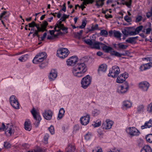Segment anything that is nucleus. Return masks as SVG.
Returning a JSON list of instances; mask_svg holds the SVG:
<instances>
[{"label": "nucleus", "instance_id": "412c9836", "mask_svg": "<svg viewBox=\"0 0 152 152\" xmlns=\"http://www.w3.org/2000/svg\"><path fill=\"white\" fill-rule=\"evenodd\" d=\"M44 60L43 59L38 56V55H36L32 61L33 63L34 64H39L42 62Z\"/></svg>", "mask_w": 152, "mask_h": 152}, {"label": "nucleus", "instance_id": "c03bdc74", "mask_svg": "<svg viewBox=\"0 0 152 152\" xmlns=\"http://www.w3.org/2000/svg\"><path fill=\"white\" fill-rule=\"evenodd\" d=\"M87 23V21L86 20H84L82 21V23L81 26L79 27L80 28H84L86 25Z\"/></svg>", "mask_w": 152, "mask_h": 152}, {"label": "nucleus", "instance_id": "f257e3e1", "mask_svg": "<svg viewBox=\"0 0 152 152\" xmlns=\"http://www.w3.org/2000/svg\"><path fill=\"white\" fill-rule=\"evenodd\" d=\"M87 69V68L84 62L82 60L78 62L77 64L73 68L72 72L75 77H80Z\"/></svg>", "mask_w": 152, "mask_h": 152}, {"label": "nucleus", "instance_id": "09e8293b", "mask_svg": "<svg viewBox=\"0 0 152 152\" xmlns=\"http://www.w3.org/2000/svg\"><path fill=\"white\" fill-rule=\"evenodd\" d=\"M48 130L52 134H53L54 133V130L53 126L51 125L48 128Z\"/></svg>", "mask_w": 152, "mask_h": 152}, {"label": "nucleus", "instance_id": "5fc2aeb1", "mask_svg": "<svg viewBox=\"0 0 152 152\" xmlns=\"http://www.w3.org/2000/svg\"><path fill=\"white\" fill-rule=\"evenodd\" d=\"M4 147L6 148H10L11 145L10 143L8 142H4Z\"/></svg>", "mask_w": 152, "mask_h": 152}, {"label": "nucleus", "instance_id": "8fccbe9b", "mask_svg": "<svg viewBox=\"0 0 152 152\" xmlns=\"http://www.w3.org/2000/svg\"><path fill=\"white\" fill-rule=\"evenodd\" d=\"M91 133L88 132L85 135V138L86 140H88L91 138Z\"/></svg>", "mask_w": 152, "mask_h": 152}, {"label": "nucleus", "instance_id": "dca6fc26", "mask_svg": "<svg viewBox=\"0 0 152 152\" xmlns=\"http://www.w3.org/2000/svg\"><path fill=\"white\" fill-rule=\"evenodd\" d=\"M152 127V120L150 119L148 121H146L144 125L141 126V129H142L147 128H150Z\"/></svg>", "mask_w": 152, "mask_h": 152}, {"label": "nucleus", "instance_id": "f3484780", "mask_svg": "<svg viewBox=\"0 0 152 152\" xmlns=\"http://www.w3.org/2000/svg\"><path fill=\"white\" fill-rule=\"evenodd\" d=\"M138 37V36L129 37L126 40V42L130 44H135L136 43V40L137 39Z\"/></svg>", "mask_w": 152, "mask_h": 152}, {"label": "nucleus", "instance_id": "603ef678", "mask_svg": "<svg viewBox=\"0 0 152 152\" xmlns=\"http://www.w3.org/2000/svg\"><path fill=\"white\" fill-rule=\"evenodd\" d=\"M142 19V17L140 15H137L136 18L135 22L136 23L140 21Z\"/></svg>", "mask_w": 152, "mask_h": 152}, {"label": "nucleus", "instance_id": "cd10ccee", "mask_svg": "<svg viewBox=\"0 0 152 152\" xmlns=\"http://www.w3.org/2000/svg\"><path fill=\"white\" fill-rule=\"evenodd\" d=\"M144 110V107L142 104H140L138 106L137 108V113H141L143 112Z\"/></svg>", "mask_w": 152, "mask_h": 152}, {"label": "nucleus", "instance_id": "0eeeda50", "mask_svg": "<svg viewBox=\"0 0 152 152\" xmlns=\"http://www.w3.org/2000/svg\"><path fill=\"white\" fill-rule=\"evenodd\" d=\"M129 88L128 83L125 82L121 86L118 87V92L119 93L124 94L127 91Z\"/></svg>", "mask_w": 152, "mask_h": 152}, {"label": "nucleus", "instance_id": "6ab92c4d", "mask_svg": "<svg viewBox=\"0 0 152 152\" xmlns=\"http://www.w3.org/2000/svg\"><path fill=\"white\" fill-rule=\"evenodd\" d=\"M107 65L106 64H102L100 65L98 69V73H100L101 72H105L107 69Z\"/></svg>", "mask_w": 152, "mask_h": 152}, {"label": "nucleus", "instance_id": "7ed1b4c3", "mask_svg": "<svg viewBox=\"0 0 152 152\" xmlns=\"http://www.w3.org/2000/svg\"><path fill=\"white\" fill-rule=\"evenodd\" d=\"M69 53V52L66 48H61L58 49L57 51V55L61 59L66 57Z\"/></svg>", "mask_w": 152, "mask_h": 152}, {"label": "nucleus", "instance_id": "4468645a", "mask_svg": "<svg viewBox=\"0 0 152 152\" xmlns=\"http://www.w3.org/2000/svg\"><path fill=\"white\" fill-rule=\"evenodd\" d=\"M6 133H8L10 135L13 134L14 132V130L13 126L10 124H7L5 131Z\"/></svg>", "mask_w": 152, "mask_h": 152}, {"label": "nucleus", "instance_id": "393cba45", "mask_svg": "<svg viewBox=\"0 0 152 152\" xmlns=\"http://www.w3.org/2000/svg\"><path fill=\"white\" fill-rule=\"evenodd\" d=\"M121 33L119 31L115 30H113V36L116 38L121 40Z\"/></svg>", "mask_w": 152, "mask_h": 152}, {"label": "nucleus", "instance_id": "2eb2a0df", "mask_svg": "<svg viewBox=\"0 0 152 152\" xmlns=\"http://www.w3.org/2000/svg\"><path fill=\"white\" fill-rule=\"evenodd\" d=\"M57 76V73L54 69L52 70L49 76V78L50 81L55 80Z\"/></svg>", "mask_w": 152, "mask_h": 152}, {"label": "nucleus", "instance_id": "5701e85b", "mask_svg": "<svg viewBox=\"0 0 152 152\" xmlns=\"http://www.w3.org/2000/svg\"><path fill=\"white\" fill-rule=\"evenodd\" d=\"M132 106V103L129 101H125L123 103V107L126 108H130Z\"/></svg>", "mask_w": 152, "mask_h": 152}, {"label": "nucleus", "instance_id": "13d9d810", "mask_svg": "<svg viewBox=\"0 0 152 152\" xmlns=\"http://www.w3.org/2000/svg\"><path fill=\"white\" fill-rule=\"evenodd\" d=\"M94 1V0H84V4H92Z\"/></svg>", "mask_w": 152, "mask_h": 152}, {"label": "nucleus", "instance_id": "72a5a7b5", "mask_svg": "<svg viewBox=\"0 0 152 152\" xmlns=\"http://www.w3.org/2000/svg\"><path fill=\"white\" fill-rule=\"evenodd\" d=\"M75 148L74 146L69 145L66 149V152H74L75 151Z\"/></svg>", "mask_w": 152, "mask_h": 152}, {"label": "nucleus", "instance_id": "f8f14e48", "mask_svg": "<svg viewBox=\"0 0 152 152\" xmlns=\"http://www.w3.org/2000/svg\"><path fill=\"white\" fill-rule=\"evenodd\" d=\"M128 130L129 131V133L132 136H138L140 134V132L135 127H129Z\"/></svg>", "mask_w": 152, "mask_h": 152}, {"label": "nucleus", "instance_id": "bf43d9fd", "mask_svg": "<svg viewBox=\"0 0 152 152\" xmlns=\"http://www.w3.org/2000/svg\"><path fill=\"white\" fill-rule=\"evenodd\" d=\"M5 128V126L4 123H0V130H3L4 131Z\"/></svg>", "mask_w": 152, "mask_h": 152}, {"label": "nucleus", "instance_id": "e433bc0d", "mask_svg": "<svg viewBox=\"0 0 152 152\" xmlns=\"http://www.w3.org/2000/svg\"><path fill=\"white\" fill-rule=\"evenodd\" d=\"M38 56L44 60L47 58L46 53L45 52H42L37 55Z\"/></svg>", "mask_w": 152, "mask_h": 152}, {"label": "nucleus", "instance_id": "338daca9", "mask_svg": "<svg viewBox=\"0 0 152 152\" xmlns=\"http://www.w3.org/2000/svg\"><path fill=\"white\" fill-rule=\"evenodd\" d=\"M35 23L34 21H32L31 23H29L28 24L29 27H34L35 26L34 25Z\"/></svg>", "mask_w": 152, "mask_h": 152}, {"label": "nucleus", "instance_id": "4be33fe9", "mask_svg": "<svg viewBox=\"0 0 152 152\" xmlns=\"http://www.w3.org/2000/svg\"><path fill=\"white\" fill-rule=\"evenodd\" d=\"M101 44L102 43L98 42H94V43H93V45L91 46V47L93 48H95L97 49H99L100 47L102 48V45Z\"/></svg>", "mask_w": 152, "mask_h": 152}, {"label": "nucleus", "instance_id": "f704fd0d", "mask_svg": "<svg viewBox=\"0 0 152 152\" xmlns=\"http://www.w3.org/2000/svg\"><path fill=\"white\" fill-rule=\"evenodd\" d=\"M48 24L46 20H44L40 25V26L42 28L44 31L46 30V28Z\"/></svg>", "mask_w": 152, "mask_h": 152}, {"label": "nucleus", "instance_id": "9b49d317", "mask_svg": "<svg viewBox=\"0 0 152 152\" xmlns=\"http://www.w3.org/2000/svg\"><path fill=\"white\" fill-rule=\"evenodd\" d=\"M44 118L47 120H50L52 118V112L49 110H45L44 112L42 113Z\"/></svg>", "mask_w": 152, "mask_h": 152}, {"label": "nucleus", "instance_id": "774afa93", "mask_svg": "<svg viewBox=\"0 0 152 152\" xmlns=\"http://www.w3.org/2000/svg\"><path fill=\"white\" fill-rule=\"evenodd\" d=\"M47 36V33L45 32L44 33L42 36L40 38V40L42 41H43L46 38Z\"/></svg>", "mask_w": 152, "mask_h": 152}, {"label": "nucleus", "instance_id": "58836bf2", "mask_svg": "<svg viewBox=\"0 0 152 152\" xmlns=\"http://www.w3.org/2000/svg\"><path fill=\"white\" fill-rule=\"evenodd\" d=\"M62 21L61 20H60V19L58 21L57 23L56 24L54 28V29L55 30H56L57 28H58L61 26L62 25H64L63 24H62Z\"/></svg>", "mask_w": 152, "mask_h": 152}, {"label": "nucleus", "instance_id": "a18cd8bd", "mask_svg": "<svg viewBox=\"0 0 152 152\" xmlns=\"http://www.w3.org/2000/svg\"><path fill=\"white\" fill-rule=\"evenodd\" d=\"M143 28V26L142 25H141L137 27L135 30L137 34H138L142 30Z\"/></svg>", "mask_w": 152, "mask_h": 152}, {"label": "nucleus", "instance_id": "20e7f679", "mask_svg": "<svg viewBox=\"0 0 152 152\" xmlns=\"http://www.w3.org/2000/svg\"><path fill=\"white\" fill-rule=\"evenodd\" d=\"M31 112L34 118L36 121L34 124L36 127H37L41 120L40 116L39 113H38L34 107L31 110Z\"/></svg>", "mask_w": 152, "mask_h": 152}, {"label": "nucleus", "instance_id": "7c9ffc66", "mask_svg": "<svg viewBox=\"0 0 152 152\" xmlns=\"http://www.w3.org/2000/svg\"><path fill=\"white\" fill-rule=\"evenodd\" d=\"M98 25L97 24H96L95 25V26H92L91 28H87V33L98 29Z\"/></svg>", "mask_w": 152, "mask_h": 152}, {"label": "nucleus", "instance_id": "c85d7f7f", "mask_svg": "<svg viewBox=\"0 0 152 152\" xmlns=\"http://www.w3.org/2000/svg\"><path fill=\"white\" fill-rule=\"evenodd\" d=\"M126 80L125 77H124L121 75L117 77L116 82L117 83H122Z\"/></svg>", "mask_w": 152, "mask_h": 152}, {"label": "nucleus", "instance_id": "c756f323", "mask_svg": "<svg viewBox=\"0 0 152 152\" xmlns=\"http://www.w3.org/2000/svg\"><path fill=\"white\" fill-rule=\"evenodd\" d=\"M146 141L148 142L152 143V134H150L146 135L145 137Z\"/></svg>", "mask_w": 152, "mask_h": 152}, {"label": "nucleus", "instance_id": "6e6552de", "mask_svg": "<svg viewBox=\"0 0 152 152\" xmlns=\"http://www.w3.org/2000/svg\"><path fill=\"white\" fill-rule=\"evenodd\" d=\"M78 61V58L77 56H72L67 60L66 63L68 66H73L76 64Z\"/></svg>", "mask_w": 152, "mask_h": 152}, {"label": "nucleus", "instance_id": "6e6d98bb", "mask_svg": "<svg viewBox=\"0 0 152 152\" xmlns=\"http://www.w3.org/2000/svg\"><path fill=\"white\" fill-rule=\"evenodd\" d=\"M47 65V63L46 62H44L42 63L39 65L40 69H43L45 68Z\"/></svg>", "mask_w": 152, "mask_h": 152}, {"label": "nucleus", "instance_id": "052dcab7", "mask_svg": "<svg viewBox=\"0 0 152 152\" xmlns=\"http://www.w3.org/2000/svg\"><path fill=\"white\" fill-rule=\"evenodd\" d=\"M129 34L130 36L135 35L137 34L135 30L134 31H130L129 33Z\"/></svg>", "mask_w": 152, "mask_h": 152}, {"label": "nucleus", "instance_id": "a19ab883", "mask_svg": "<svg viewBox=\"0 0 152 152\" xmlns=\"http://www.w3.org/2000/svg\"><path fill=\"white\" fill-rule=\"evenodd\" d=\"M100 113V111L97 109H95L92 111V114L94 116H96L99 115Z\"/></svg>", "mask_w": 152, "mask_h": 152}, {"label": "nucleus", "instance_id": "680f3d73", "mask_svg": "<svg viewBox=\"0 0 152 152\" xmlns=\"http://www.w3.org/2000/svg\"><path fill=\"white\" fill-rule=\"evenodd\" d=\"M7 13V11H4L3 12H2L1 15L0 16V20H1L2 18H5L4 16Z\"/></svg>", "mask_w": 152, "mask_h": 152}, {"label": "nucleus", "instance_id": "39448f33", "mask_svg": "<svg viewBox=\"0 0 152 152\" xmlns=\"http://www.w3.org/2000/svg\"><path fill=\"white\" fill-rule=\"evenodd\" d=\"M119 67L117 66H115L112 67V68L110 70L108 74L109 77L113 78L117 77L118 75L120 73Z\"/></svg>", "mask_w": 152, "mask_h": 152}, {"label": "nucleus", "instance_id": "4c0bfd02", "mask_svg": "<svg viewBox=\"0 0 152 152\" xmlns=\"http://www.w3.org/2000/svg\"><path fill=\"white\" fill-rule=\"evenodd\" d=\"M34 26L37 28V30H35V31H37L38 33L39 32H44L41 26H40L39 24H37L35 23Z\"/></svg>", "mask_w": 152, "mask_h": 152}, {"label": "nucleus", "instance_id": "864d4df0", "mask_svg": "<svg viewBox=\"0 0 152 152\" xmlns=\"http://www.w3.org/2000/svg\"><path fill=\"white\" fill-rule=\"evenodd\" d=\"M146 70L152 67V63H150L144 64Z\"/></svg>", "mask_w": 152, "mask_h": 152}, {"label": "nucleus", "instance_id": "ddd939ff", "mask_svg": "<svg viewBox=\"0 0 152 152\" xmlns=\"http://www.w3.org/2000/svg\"><path fill=\"white\" fill-rule=\"evenodd\" d=\"M90 117L88 115L82 117L80 119L81 123L83 125H86L89 122Z\"/></svg>", "mask_w": 152, "mask_h": 152}, {"label": "nucleus", "instance_id": "ea45409f", "mask_svg": "<svg viewBox=\"0 0 152 152\" xmlns=\"http://www.w3.org/2000/svg\"><path fill=\"white\" fill-rule=\"evenodd\" d=\"M117 45L119 48L120 49H125L127 47V45H124L122 43H119L117 44Z\"/></svg>", "mask_w": 152, "mask_h": 152}, {"label": "nucleus", "instance_id": "f03ea898", "mask_svg": "<svg viewBox=\"0 0 152 152\" xmlns=\"http://www.w3.org/2000/svg\"><path fill=\"white\" fill-rule=\"evenodd\" d=\"M92 80V78L88 75L83 78L81 81V83L82 87L84 89H86L91 84Z\"/></svg>", "mask_w": 152, "mask_h": 152}, {"label": "nucleus", "instance_id": "37998d69", "mask_svg": "<svg viewBox=\"0 0 152 152\" xmlns=\"http://www.w3.org/2000/svg\"><path fill=\"white\" fill-rule=\"evenodd\" d=\"M147 110L149 113H152V102L148 105Z\"/></svg>", "mask_w": 152, "mask_h": 152}, {"label": "nucleus", "instance_id": "9d476101", "mask_svg": "<svg viewBox=\"0 0 152 152\" xmlns=\"http://www.w3.org/2000/svg\"><path fill=\"white\" fill-rule=\"evenodd\" d=\"M149 86V84L146 81L142 82L139 84V88L143 91H147Z\"/></svg>", "mask_w": 152, "mask_h": 152}, {"label": "nucleus", "instance_id": "de8ad7c7", "mask_svg": "<svg viewBox=\"0 0 152 152\" xmlns=\"http://www.w3.org/2000/svg\"><path fill=\"white\" fill-rule=\"evenodd\" d=\"M69 15H67L65 14H63L62 16L60 18V20L62 21H65L66 19L68 18L69 17Z\"/></svg>", "mask_w": 152, "mask_h": 152}, {"label": "nucleus", "instance_id": "69168bd1", "mask_svg": "<svg viewBox=\"0 0 152 152\" xmlns=\"http://www.w3.org/2000/svg\"><path fill=\"white\" fill-rule=\"evenodd\" d=\"M151 16H152V10H151L150 12L147 13L146 16L148 18H149Z\"/></svg>", "mask_w": 152, "mask_h": 152}, {"label": "nucleus", "instance_id": "aec40b11", "mask_svg": "<svg viewBox=\"0 0 152 152\" xmlns=\"http://www.w3.org/2000/svg\"><path fill=\"white\" fill-rule=\"evenodd\" d=\"M102 45V48L103 50L106 52H109V51H111L112 50V48L108 46L105 45L102 43L101 44Z\"/></svg>", "mask_w": 152, "mask_h": 152}, {"label": "nucleus", "instance_id": "a878e982", "mask_svg": "<svg viewBox=\"0 0 152 152\" xmlns=\"http://www.w3.org/2000/svg\"><path fill=\"white\" fill-rule=\"evenodd\" d=\"M24 128L25 130L30 131L31 129V126L29 121H26L24 123Z\"/></svg>", "mask_w": 152, "mask_h": 152}, {"label": "nucleus", "instance_id": "a211bd4d", "mask_svg": "<svg viewBox=\"0 0 152 152\" xmlns=\"http://www.w3.org/2000/svg\"><path fill=\"white\" fill-rule=\"evenodd\" d=\"M140 152H152V149L149 145H145L141 148Z\"/></svg>", "mask_w": 152, "mask_h": 152}, {"label": "nucleus", "instance_id": "1a4fd4ad", "mask_svg": "<svg viewBox=\"0 0 152 152\" xmlns=\"http://www.w3.org/2000/svg\"><path fill=\"white\" fill-rule=\"evenodd\" d=\"M113 124V122L109 119H107L103 123L102 127L103 129H110Z\"/></svg>", "mask_w": 152, "mask_h": 152}, {"label": "nucleus", "instance_id": "79ce46f5", "mask_svg": "<svg viewBox=\"0 0 152 152\" xmlns=\"http://www.w3.org/2000/svg\"><path fill=\"white\" fill-rule=\"evenodd\" d=\"M108 33L107 31L104 30H102L100 31V34L101 36L107 37Z\"/></svg>", "mask_w": 152, "mask_h": 152}, {"label": "nucleus", "instance_id": "b1692460", "mask_svg": "<svg viewBox=\"0 0 152 152\" xmlns=\"http://www.w3.org/2000/svg\"><path fill=\"white\" fill-rule=\"evenodd\" d=\"M65 111L63 108H62L60 109L58 116V119H61L64 115Z\"/></svg>", "mask_w": 152, "mask_h": 152}, {"label": "nucleus", "instance_id": "c9c22d12", "mask_svg": "<svg viewBox=\"0 0 152 152\" xmlns=\"http://www.w3.org/2000/svg\"><path fill=\"white\" fill-rule=\"evenodd\" d=\"M58 28V30H56L55 31L57 32H59L61 30H62L63 31H64L66 33L68 32L67 28L64 27V25H62L61 26Z\"/></svg>", "mask_w": 152, "mask_h": 152}, {"label": "nucleus", "instance_id": "bb28decb", "mask_svg": "<svg viewBox=\"0 0 152 152\" xmlns=\"http://www.w3.org/2000/svg\"><path fill=\"white\" fill-rule=\"evenodd\" d=\"M28 58V55L26 54L22 56L19 58L18 60L21 62H24L26 61Z\"/></svg>", "mask_w": 152, "mask_h": 152}, {"label": "nucleus", "instance_id": "0e129e2a", "mask_svg": "<svg viewBox=\"0 0 152 152\" xmlns=\"http://www.w3.org/2000/svg\"><path fill=\"white\" fill-rule=\"evenodd\" d=\"M83 31V30L80 31L79 32H77L76 33L75 36L78 37H80Z\"/></svg>", "mask_w": 152, "mask_h": 152}, {"label": "nucleus", "instance_id": "2f4dec72", "mask_svg": "<svg viewBox=\"0 0 152 152\" xmlns=\"http://www.w3.org/2000/svg\"><path fill=\"white\" fill-rule=\"evenodd\" d=\"M104 1H103V2L102 0H96V1L95 5L99 8L100 7H102L103 6L104 4Z\"/></svg>", "mask_w": 152, "mask_h": 152}, {"label": "nucleus", "instance_id": "49530a36", "mask_svg": "<svg viewBox=\"0 0 152 152\" xmlns=\"http://www.w3.org/2000/svg\"><path fill=\"white\" fill-rule=\"evenodd\" d=\"M84 41L86 44L88 45H89L91 46L93 45V42L90 39H85Z\"/></svg>", "mask_w": 152, "mask_h": 152}, {"label": "nucleus", "instance_id": "e2e57ef3", "mask_svg": "<svg viewBox=\"0 0 152 152\" xmlns=\"http://www.w3.org/2000/svg\"><path fill=\"white\" fill-rule=\"evenodd\" d=\"M101 124V121H98V122H96L94 123V127H97L100 126Z\"/></svg>", "mask_w": 152, "mask_h": 152}, {"label": "nucleus", "instance_id": "473e14b6", "mask_svg": "<svg viewBox=\"0 0 152 152\" xmlns=\"http://www.w3.org/2000/svg\"><path fill=\"white\" fill-rule=\"evenodd\" d=\"M127 1H125V0H122V1L124 2L123 3V5H125L128 8H130L131 4L132 3V0H127Z\"/></svg>", "mask_w": 152, "mask_h": 152}, {"label": "nucleus", "instance_id": "423d86ee", "mask_svg": "<svg viewBox=\"0 0 152 152\" xmlns=\"http://www.w3.org/2000/svg\"><path fill=\"white\" fill-rule=\"evenodd\" d=\"M9 100L10 104L13 108L16 109L19 108V103L15 96H11Z\"/></svg>", "mask_w": 152, "mask_h": 152}, {"label": "nucleus", "instance_id": "4d7b16f0", "mask_svg": "<svg viewBox=\"0 0 152 152\" xmlns=\"http://www.w3.org/2000/svg\"><path fill=\"white\" fill-rule=\"evenodd\" d=\"M113 52L114 53V55L118 57H121L122 56L125 55L124 54H121L119 53L118 52L115 51H114Z\"/></svg>", "mask_w": 152, "mask_h": 152}, {"label": "nucleus", "instance_id": "3c124183", "mask_svg": "<svg viewBox=\"0 0 152 152\" xmlns=\"http://www.w3.org/2000/svg\"><path fill=\"white\" fill-rule=\"evenodd\" d=\"M124 19L128 23H130L132 21L131 18L127 15L124 17Z\"/></svg>", "mask_w": 152, "mask_h": 152}]
</instances>
